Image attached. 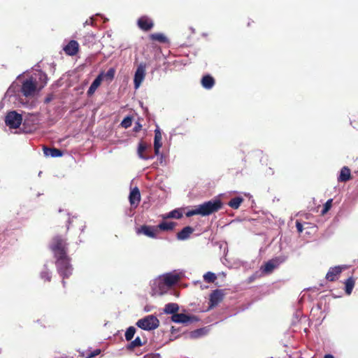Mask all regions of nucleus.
I'll list each match as a JSON object with an SVG mask.
<instances>
[{
    "label": "nucleus",
    "instance_id": "cd10ccee",
    "mask_svg": "<svg viewBox=\"0 0 358 358\" xmlns=\"http://www.w3.org/2000/svg\"><path fill=\"white\" fill-rule=\"evenodd\" d=\"M150 38L152 41H159L160 43H166V42H167L166 37L163 34H161V33L152 34L150 36Z\"/></svg>",
    "mask_w": 358,
    "mask_h": 358
},
{
    "label": "nucleus",
    "instance_id": "a878e982",
    "mask_svg": "<svg viewBox=\"0 0 358 358\" xmlns=\"http://www.w3.org/2000/svg\"><path fill=\"white\" fill-rule=\"evenodd\" d=\"M243 199L242 197L236 196V197L231 199L229 201L228 205L231 208L238 209L240 207L241 204L243 203Z\"/></svg>",
    "mask_w": 358,
    "mask_h": 358
},
{
    "label": "nucleus",
    "instance_id": "c756f323",
    "mask_svg": "<svg viewBox=\"0 0 358 358\" xmlns=\"http://www.w3.org/2000/svg\"><path fill=\"white\" fill-rule=\"evenodd\" d=\"M38 78L41 81V85L38 86V90H41L47 84L48 76L45 73L40 71L38 73Z\"/></svg>",
    "mask_w": 358,
    "mask_h": 358
},
{
    "label": "nucleus",
    "instance_id": "4c0bfd02",
    "mask_svg": "<svg viewBox=\"0 0 358 358\" xmlns=\"http://www.w3.org/2000/svg\"><path fill=\"white\" fill-rule=\"evenodd\" d=\"M332 202H333V199H331L327 201V202L324 203V205L323 206V209L322 210V212H321L322 215L326 214L330 210V208L332 206Z\"/></svg>",
    "mask_w": 358,
    "mask_h": 358
},
{
    "label": "nucleus",
    "instance_id": "473e14b6",
    "mask_svg": "<svg viewBox=\"0 0 358 358\" xmlns=\"http://www.w3.org/2000/svg\"><path fill=\"white\" fill-rule=\"evenodd\" d=\"M182 213L178 210H173L171 211L166 217H164V218H176L180 219L182 217Z\"/></svg>",
    "mask_w": 358,
    "mask_h": 358
},
{
    "label": "nucleus",
    "instance_id": "f03ea898",
    "mask_svg": "<svg viewBox=\"0 0 358 358\" xmlns=\"http://www.w3.org/2000/svg\"><path fill=\"white\" fill-rule=\"evenodd\" d=\"M200 215L207 216L219 211L222 207V203L220 199H213L198 205Z\"/></svg>",
    "mask_w": 358,
    "mask_h": 358
},
{
    "label": "nucleus",
    "instance_id": "1a4fd4ad",
    "mask_svg": "<svg viewBox=\"0 0 358 358\" xmlns=\"http://www.w3.org/2000/svg\"><path fill=\"white\" fill-rule=\"evenodd\" d=\"M171 320L176 323H189L197 321L198 319L195 316H189L184 313H175L171 316Z\"/></svg>",
    "mask_w": 358,
    "mask_h": 358
},
{
    "label": "nucleus",
    "instance_id": "ea45409f",
    "mask_svg": "<svg viewBox=\"0 0 358 358\" xmlns=\"http://www.w3.org/2000/svg\"><path fill=\"white\" fill-rule=\"evenodd\" d=\"M196 215H200V210L198 206H195L194 209L190 210L186 213V216L188 217Z\"/></svg>",
    "mask_w": 358,
    "mask_h": 358
},
{
    "label": "nucleus",
    "instance_id": "c85d7f7f",
    "mask_svg": "<svg viewBox=\"0 0 358 358\" xmlns=\"http://www.w3.org/2000/svg\"><path fill=\"white\" fill-rule=\"evenodd\" d=\"M143 345V342L141 341V339L140 337H136L134 341H132L128 345L127 349L128 350H134V348L137 347H141Z\"/></svg>",
    "mask_w": 358,
    "mask_h": 358
},
{
    "label": "nucleus",
    "instance_id": "20e7f679",
    "mask_svg": "<svg viewBox=\"0 0 358 358\" xmlns=\"http://www.w3.org/2000/svg\"><path fill=\"white\" fill-rule=\"evenodd\" d=\"M38 90L36 80L30 77L23 81L21 87V92L26 97L34 96Z\"/></svg>",
    "mask_w": 358,
    "mask_h": 358
},
{
    "label": "nucleus",
    "instance_id": "7ed1b4c3",
    "mask_svg": "<svg viewBox=\"0 0 358 358\" xmlns=\"http://www.w3.org/2000/svg\"><path fill=\"white\" fill-rule=\"evenodd\" d=\"M50 248L55 257L67 255V243L61 236L53 237Z\"/></svg>",
    "mask_w": 358,
    "mask_h": 358
},
{
    "label": "nucleus",
    "instance_id": "4468645a",
    "mask_svg": "<svg viewBox=\"0 0 358 358\" xmlns=\"http://www.w3.org/2000/svg\"><path fill=\"white\" fill-rule=\"evenodd\" d=\"M129 202L131 206L136 208L141 201V194L138 187H134L129 194Z\"/></svg>",
    "mask_w": 358,
    "mask_h": 358
},
{
    "label": "nucleus",
    "instance_id": "f3484780",
    "mask_svg": "<svg viewBox=\"0 0 358 358\" xmlns=\"http://www.w3.org/2000/svg\"><path fill=\"white\" fill-rule=\"evenodd\" d=\"M194 231V228L190 226L184 227L180 231H179L176 238L179 241H185L189 238L190 235Z\"/></svg>",
    "mask_w": 358,
    "mask_h": 358
},
{
    "label": "nucleus",
    "instance_id": "b1692460",
    "mask_svg": "<svg viewBox=\"0 0 358 358\" xmlns=\"http://www.w3.org/2000/svg\"><path fill=\"white\" fill-rule=\"evenodd\" d=\"M351 178V172L350 169L347 167L344 166L341 169L340 175L338 178V180L339 182H346L349 180Z\"/></svg>",
    "mask_w": 358,
    "mask_h": 358
},
{
    "label": "nucleus",
    "instance_id": "2eb2a0df",
    "mask_svg": "<svg viewBox=\"0 0 358 358\" xmlns=\"http://www.w3.org/2000/svg\"><path fill=\"white\" fill-rule=\"evenodd\" d=\"M341 271L342 268L341 266L331 267L326 275V279L329 281L334 282L338 279Z\"/></svg>",
    "mask_w": 358,
    "mask_h": 358
},
{
    "label": "nucleus",
    "instance_id": "a19ab883",
    "mask_svg": "<svg viewBox=\"0 0 358 358\" xmlns=\"http://www.w3.org/2000/svg\"><path fill=\"white\" fill-rule=\"evenodd\" d=\"M296 227L299 233H301L303 230V224L299 221L296 222Z\"/></svg>",
    "mask_w": 358,
    "mask_h": 358
},
{
    "label": "nucleus",
    "instance_id": "0eeeda50",
    "mask_svg": "<svg viewBox=\"0 0 358 358\" xmlns=\"http://www.w3.org/2000/svg\"><path fill=\"white\" fill-rule=\"evenodd\" d=\"M136 233L138 234H144L145 236L152 238H157V227L156 226H150L143 224L141 226L140 228H138L136 230Z\"/></svg>",
    "mask_w": 358,
    "mask_h": 358
},
{
    "label": "nucleus",
    "instance_id": "a18cd8bd",
    "mask_svg": "<svg viewBox=\"0 0 358 358\" xmlns=\"http://www.w3.org/2000/svg\"><path fill=\"white\" fill-rule=\"evenodd\" d=\"M324 358H334L331 355H326Z\"/></svg>",
    "mask_w": 358,
    "mask_h": 358
},
{
    "label": "nucleus",
    "instance_id": "9d476101",
    "mask_svg": "<svg viewBox=\"0 0 358 358\" xmlns=\"http://www.w3.org/2000/svg\"><path fill=\"white\" fill-rule=\"evenodd\" d=\"M224 293L222 289H215L210 295V307L217 306L224 299Z\"/></svg>",
    "mask_w": 358,
    "mask_h": 358
},
{
    "label": "nucleus",
    "instance_id": "e433bc0d",
    "mask_svg": "<svg viewBox=\"0 0 358 358\" xmlns=\"http://www.w3.org/2000/svg\"><path fill=\"white\" fill-rule=\"evenodd\" d=\"M132 123V117L129 116H127L123 119L121 122V126L125 129L131 127Z\"/></svg>",
    "mask_w": 358,
    "mask_h": 358
},
{
    "label": "nucleus",
    "instance_id": "ddd939ff",
    "mask_svg": "<svg viewBox=\"0 0 358 358\" xmlns=\"http://www.w3.org/2000/svg\"><path fill=\"white\" fill-rule=\"evenodd\" d=\"M279 258L272 259L262 266V271L265 273H271L280 264Z\"/></svg>",
    "mask_w": 358,
    "mask_h": 358
},
{
    "label": "nucleus",
    "instance_id": "aec40b11",
    "mask_svg": "<svg viewBox=\"0 0 358 358\" xmlns=\"http://www.w3.org/2000/svg\"><path fill=\"white\" fill-rule=\"evenodd\" d=\"M177 224L174 222H162L156 227H157V232L159 231H171L174 229Z\"/></svg>",
    "mask_w": 358,
    "mask_h": 358
},
{
    "label": "nucleus",
    "instance_id": "c9c22d12",
    "mask_svg": "<svg viewBox=\"0 0 358 358\" xmlns=\"http://www.w3.org/2000/svg\"><path fill=\"white\" fill-rule=\"evenodd\" d=\"M115 69L114 68L109 69L107 72L104 74V77L106 80L111 81L115 76Z\"/></svg>",
    "mask_w": 358,
    "mask_h": 358
},
{
    "label": "nucleus",
    "instance_id": "2f4dec72",
    "mask_svg": "<svg viewBox=\"0 0 358 358\" xmlns=\"http://www.w3.org/2000/svg\"><path fill=\"white\" fill-rule=\"evenodd\" d=\"M136 333V329L135 327H129L126 332H125V334H124V336H125V339L127 341H131L134 336V334Z\"/></svg>",
    "mask_w": 358,
    "mask_h": 358
},
{
    "label": "nucleus",
    "instance_id": "4be33fe9",
    "mask_svg": "<svg viewBox=\"0 0 358 358\" xmlns=\"http://www.w3.org/2000/svg\"><path fill=\"white\" fill-rule=\"evenodd\" d=\"M147 148H148V145L143 141H141L138 143V150H137L138 155L141 159L148 160L151 158V157H150L149 155L144 154V152L147 150Z\"/></svg>",
    "mask_w": 358,
    "mask_h": 358
},
{
    "label": "nucleus",
    "instance_id": "f8f14e48",
    "mask_svg": "<svg viewBox=\"0 0 358 358\" xmlns=\"http://www.w3.org/2000/svg\"><path fill=\"white\" fill-rule=\"evenodd\" d=\"M64 52L69 56L76 55L79 50V44L75 40L70 41L63 48Z\"/></svg>",
    "mask_w": 358,
    "mask_h": 358
},
{
    "label": "nucleus",
    "instance_id": "423d86ee",
    "mask_svg": "<svg viewBox=\"0 0 358 358\" xmlns=\"http://www.w3.org/2000/svg\"><path fill=\"white\" fill-rule=\"evenodd\" d=\"M22 121V115L17 113L15 110L8 112L5 118L6 124L10 129L18 128L20 126Z\"/></svg>",
    "mask_w": 358,
    "mask_h": 358
},
{
    "label": "nucleus",
    "instance_id": "7c9ffc66",
    "mask_svg": "<svg viewBox=\"0 0 358 358\" xmlns=\"http://www.w3.org/2000/svg\"><path fill=\"white\" fill-rule=\"evenodd\" d=\"M216 279L217 276L214 273L208 271L203 275V280L208 283L214 282Z\"/></svg>",
    "mask_w": 358,
    "mask_h": 358
},
{
    "label": "nucleus",
    "instance_id": "37998d69",
    "mask_svg": "<svg viewBox=\"0 0 358 358\" xmlns=\"http://www.w3.org/2000/svg\"><path fill=\"white\" fill-rule=\"evenodd\" d=\"M145 358H160L159 354H150L145 356Z\"/></svg>",
    "mask_w": 358,
    "mask_h": 358
},
{
    "label": "nucleus",
    "instance_id": "79ce46f5",
    "mask_svg": "<svg viewBox=\"0 0 358 358\" xmlns=\"http://www.w3.org/2000/svg\"><path fill=\"white\" fill-rule=\"evenodd\" d=\"M141 127H142L141 124L140 123L137 122L134 127V131H135V132L139 131L141 129Z\"/></svg>",
    "mask_w": 358,
    "mask_h": 358
},
{
    "label": "nucleus",
    "instance_id": "f257e3e1",
    "mask_svg": "<svg viewBox=\"0 0 358 358\" xmlns=\"http://www.w3.org/2000/svg\"><path fill=\"white\" fill-rule=\"evenodd\" d=\"M56 259L55 264L57 271L60 276L62 277V285L63 287H66L65 278H68L72 274V266L70 264L71 259L66 255L60 257H55Z\"/></svg>",
    "mask_w": 358,
    "mask_h": 358
},
{
    "label": "nucleus",
    "instance_id": "72a5a7b5",
    "mask_svg": "<svg viewBox=\"0 0 358 358\" xmlns=\"http://www.w3.org/2000/svg\"><path fill=\"white\" fill-rule=\"evenodd\" d=\"M205 329H198L194 331H192L190 333V337L192 338H199L205 334Z\"/></svg>",
    "mask_w": 358,
    "mask_h": 358
},
{
    "label": "nucleus",
    "instance_id": "49530a36",
    "mask_svg": "<svg viewBox=\"0 0 358 358\" xmlns=\"http://www.w3.org/2000/svg\"><path fill=\"white\" fill-rule=\"evenodd\" d=\"M255 22L253 20H251L250 22H248V27H250L252 25V24H253Z\"/></svg>",
    "mask_w": 358,
    "mask_h": 358
},
{
    "label": "nucleus",
    "instance_id": "f704fd0d",
    "mask_svg": "<svg viewBox=\"0 0 358 358\" xmlns=\"http://www.w3.org/2000/svg\"><path fill=\"white\" fill-rule=\"evenodd\" d=\"M41 278L45 282H50L52 278L51 273L47 268H45L44 271H41Z\"/></svg>",
    "mask_w": 358,
    "mask_h": 358
},
{
    "label": "nucleus",
    "instance_id": "39448f33",
    "mask_svg": "<svg viewBox=\"0 0 358 358\" xmlns=\"http://www.w3.org/2000/svg\"><path fill=\"white\" fill-rule=\"evenodd\" d=\"M136 325L143 330L150 331L159 327V320L156 316L150 315L138 320L136 322Z\"/></svg>",
    "mask_w": 358,
    "mask_h": 358
},
{
    "label": "nucleus",
    "instance_id": "412c9836",
    "mask_svg": "<svg viewBox=\"0 0 358 358\" xmlns=\"http://www.w3.org/2000/svg\"><path fill=\"white\" fill-rule=\"evenodd\" d=\"M102 78H103V74H99L94 79V80L92 82V83L91 84L90 87H89V89L87 90V93L88 96H91V95H92L95 92L96 90L101 85V80H102Z\"/></svg>",
    "mask_w": 358,
    "mask_h": 358
},
{
    "label": "nucleus",
    "instance_id": "393cba45",
    "mask_svg": "<svg viewBox=\"0 0 358 358\" xmlns=\"http://www.w3.org/2000/svg\"><path fill=\"white\" fill-rule=\"evenodd\" d=\"M179 310V306L177 303H167L164 307V313L166 314H172L174 315Z\"/></svg>",
    "mask_w": 358,
    "mask_h": 358
},
{
    "label": "nucleus",
    "instance_id": "58836bf2",
    "mask_svg": "<svg viewBox=\"0 0 358 358\" xmlns=\"http://www.w3.org/2000/svg\"><path fill=\"white\" fill-rule=\"evenodd\" d=\"M101 353V350L96 349L94 351H87L85 352V358H93Z\"/></svg>",
    "mask_w": 358,
    "mask_h": 358
},
{
    "label": "nucleus",
    "instance_id": "c03bdc74",
    "mask_svg": "<svg viewBox=\"0 0 358 358\" xmlns=\"http://www.w3.org/2000/svg\"><path fill=\"white\" fill-rule=\"evenodd\" d=\"M52 95H48V96L45 98V103H48L50 102V101H52Z\"/></svg>",
    "mask_w": 358,
    "mask_h": 358
},
{
    "label": "nucleus",
    "instance_id": "bb28decb",
    "mask_svg": "<svg viewBox=\"0 0 358 358\" xmlns=\"http://www.w3.org/2000/svg\"><path fill=\"white\" fill-rule=\"evenodd\" d=\"M355 281L352 277H350L345 280V292L347 294H350L352 293V291L355 286Z\"/></svg>",
    "mask_w": 358,
    "mask_h": 358
},
{
    "label": "nucleus",
    "instance_id": "a211bd4d",
    "mask_svg": "<svg viewBox=\"0 0 358 358\" xmlns=\"http://www.w3.org/2000/svg\"><path fill=\"white\" fill-rule=\"evenodd\" d=\"M43 153L47 157H59L63 155V152L55 148L43 147Z\"/></svg>",
    "mask_w": 358,
    "mask_h": 358
},
{
    "label": "nucleus",
    "instance_id": "6e6552de",
    "mask_svg": "<svg viewBox=\"0 0 358 358\" xmlns=\"http://www.w3.org/2000/svg\"><path fill=\"white\" fill-rule=\"evenodd\" d=\"M145 66L144 64H141L138 66V68L135 72L134 78V87L136 89H137L140 87L141 84L142 83L143 80L145 78Z\"/></svg>",
    "mask_w": 358,
    "mask_h": 358
},
{
    "label": "nucleus",
    "instance_id": "9b49d317",
    "mask_svg": "<svg viewBox=\"0 0 358 358\" xmlns=\"http://www.w3.org/2000/svg\"><path fill=\"white\" fill-rule=\"evenodd\" d=\"M137 24L141 30L145 31H150L154 27L152 20L147 16L141 17L137 21Z\"/></svg>",
    "mask_w": 358,
    "mask_h": 358
},
{
    "label": "nucleus",
    "instance_id": "dca6fc26",
    "mask_svg": "<svg viewBox=\"0 0 358 358\" xmlns=\"http://www.w3.org/2000/svg\"><path fill=\"white\" fill-rule=\"evenodd\" d=\"M162 133L159 130V129H156L155 130V139H154V150H155V154L156 155H158L159 154V149L162 145Z\"/></svg>",
    "mask_w": 358,
    "mask_h": 358
},
{
    "label": "nucleus",
    "instance_id": "5701e85b",
    "mask_svg": "<svg viewBox=\"0 0 358 358\" xmlns=\"http://www.w3.org/2000/svg\"><path fill=\"white\" fill-rule=\"evenodd\" d=\"M215 79L210 75H206L201 79L202 86L207 90L211 89L215 85Z\"/></svg>",
    "mask_w": 358,
    "mask_h": 358
},
{
    "label": "nucleus",
    "instance_id": "6ab92c4d",
    "mask_svg": "<svg viewBox=\"0 0 358 358\" xmlns=\"http://www.w3.org/2000/svg\"><path fill=\"white\" fill-rule=\"evenodd\" d=\"M179 280V276L176 274H167L164 277L162 284L167 287H171Z\"/></svg>",
    "mask_w": 358,
    "mask_h": 358
}]
</instances>
